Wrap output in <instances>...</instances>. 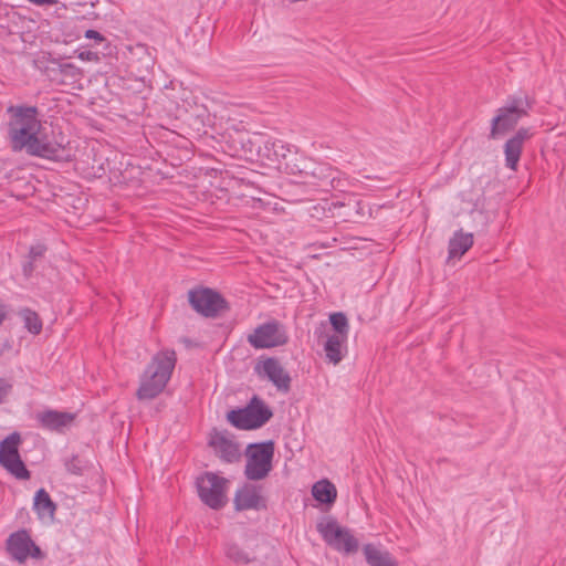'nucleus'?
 <instances>
[{"instance_id": "30", "label": "nucleus", "mask_w": 566, "mask_h": 566, "mask_svg": "<svg viewBox=\"0 0 566 566\" xmlns=\"http://www.w3.org/2000/svg\"><path fill=\"white\" fill-rule=\"evenodd\" d=\"M11 389L12 385L0 378V403L4 401Z\"/></svg>"}, {"instance_id": "14", "label": "nucleus", "mask_w": 566, "mask_h": 566, "mask_svg": "<svg viewBox=\"0 0 566 566\" xmlns=\"http://www.w3.org/2000/svg\"><path fill=\"white\" fill-rule=\"evenodd\" d=\"M530 127H520L504 144L505 166L513 171L517 170L524 145L533 137Z\"/></svg>"}, {"instance_id": "9", "label": "nucleus", "mask_w": 566, "mask_h": 566, "mask_svg": "<svg viewBox=\"0 0 566 566\" xmlns=\"http://www.w3.org/2000/svg\"><path fill=\"white\" fill-rule=\"evenodd\" d=\"M228 482L226 478L213 472H206L198 476L196 486L200 500L212 510H221L227 504Z\"/></svg>"}, {"instance_id": "17", "label": "nucleus", "mask_w": 566, "mask_h": 566, "mask_svg": "<svg viewBox=\"0 0 566 566\" xmlns=\"http://www.w3.org/2000/svg\"><path fill=\"white\" fill-rule=\"evenodd\" d=\"M234 507L237 511L265 509L266 504L261 495V489L252 484H244L235 492Z\"/></svg>"}, {"instance_id": "34", "label": "nucleus", "mask_w": 566, "mask_h": 566, "mask_svg": "<svg viewBox=\"0 0 566 566\" xmlns=\"http://www.w3.org/2000/svg\"><path fill=\"white\" fill-rule=\"evenodd\" d=\"M8 317V308L7 305L0 300V326Z\"/></svg>"}, {"instance_id": "35", "label": "nucleus", "mask_w": 566, "mask_h": 566, "mask_svg": "<svg viewBox=\"0 0 566 566\" xmlns=\"http://www.w3.org/2000/svg\"><path fill=\"white\" fill-rule=\"evenodd\" d=\"M30 2L38 6H53L56 3V0H29Z\"/></svg>"}, {"instance_id": "18", "label": "nucleus", "mask_w": 566, "mask_h": 566, "mask_svg": "<svg viewBox=\"0 0 566 566\" xmlns=\"http://www.w3.org/2000/svg\"><path fill=\"white\" fill-rule=\"evenodd\" d=\"M210 446L218 457L227 463L238 462L241 458L239 444L231 440L226 432H216L210 440Z\"/></svg>"}, {"instance_id": "29", "label": "nucleus", "mask_w": 566, "mask_h": 566, "mask_svg": "<svg viewBox=\"0 0 566 566\" xmlns=\"http://www.w3.org/2000/svg\"><path fill=\"white\" fill-rule=\"evenodd\" d=\"M59 71H60V73L63 76L70 77L74 82L80 80L81 76H82V71L77 66L72 64V63H62V64H60L59 65Z\"/></svg>"}, {"instance_id": "12", "label": "nucleus", "mask_w": 566, "mask_h": 566, "mask_svg": "<svg viewBox=\"0 0 566 566\" xmlns=\"http://www.w3.org/2000/svg\"><path fill=\"white\" fill-rule=\"evenodd\" d=\"M271 145L274 150V160L277 161L280 168L289 175L298 176L301 180L312 158L292 151L281 140H274Z\"/></svg>"}, {"instance_id": "11", "label": "nucleus", "mask_w": 566, "mask_h": 566, "mask_svg": "<svg viewBox=\"0 0 566 566\" xmlns=\"http://www.w3.org/2000/svg\"><path fill=\"white\" fill-rule=\"evenodd\" d=\"M20 443L18 432H12L0 442V465L17 479L29 480L31 474L20 457Z\"/></svg>"}, {"instance_id": "31", "label": "nucleus", "mask_w": 566, "mask_h": 566, "mask_svg": "<svg viewBox=\"0 0 566 566\" xmlns=\"http://www.w3.org/2000/svg\"><path fill=\"white\" fill-rule=\"evenodd\" d=\"M45 247L44 245H34V247H31L30 249V258L32 261H34L36 258L39 256H42L43 253L45 252Z\"/></svg>"}, {"instance_id": "1", "label": "nucleus", "mask_w": 566, "mask_h": 566, "mask_svg": "<svg viewBox=\"0 0 566 566\" xmlns=\"http://www.w3.org/2000/svg\"><path fill=\"white\" fill-rule=\"evenodd\" d=\"M7 138L14 153L54 160L61 157L64 147L43 133L35 106L11 105L7 108Z\"/></svg>"}, {"instance_id": "6", "label": "nucleus", "mask_w": 566, "mask_h": 566, "mask_svg": "<svg viewBox=\"0 0 566 566\" xmlns=\"http://www.w3.org/2000/svg\"><path fill=\"white\" fill-rule=\"evenodd\" d=\"M316 530L325 543L337 552L354 554L359 548L358 539L333 517L321 518L316 524Z\"/></svg>"}, {"instance_id": "13", "label": "nucleus", "mask_w": 566, "mask_h": 566, "mask_svg": "<svg viewBox=\"0 0 566 566\" xmlns=\"http://www.w3.org/2000/svg\"><path fill=\"white\" fill-rule=\"evenodd\" d=\"M6 546L11 558L19 563H24L29 557H42L40 547L32 541L27 530H19L10 534Z\"/></svg>"}, {"instance_id": "20", "label": "nucleus", "mask_w": 566, "mask_h": 566, "mask_svg": "<svg viewBox=\"0 0 566 566\" xmlns=\"http://www.w3.org/2000/svg\"><path fill=\"white\" fill-rule=\"evenodd\" d=\"M347 338L334 334L327 337L324 350L327 359L334 365H337L343 359V348L346 347Z\"/></svg>"}, {"instance_id": "8", "label": "nucleus", "mask_w": 566, "mask_h": 566, "mask_svg": "<svg viewBox=\"0 0 566 566\" xmlns=\"http://www.w3.org/2000/svg\"><path fill=\"white\" fill-rule=\"evenodd\" d=\"M191 307L205 317L214 318L229 311V303L217 291L209 287H197L188 292Z\"/></svg>"}, {"instance_id": "32", "label": "nucleus", "mask_w": 566, "mask_h": 566, "mask_svg": "<svg viewBox=\"0 0 566 566\" xmlns=\"http://www.w3.org/2000/svg\"><path fill=\"white\" fill-rule=\"evenodd\" d=\"M241 140H242V148H243L244 154L247 156L248 155L252 156L255 153L253 143L250 140L249 137H247V143H244V136H242Z\"/></svg>"}, {"instance_id": "37", "label": "nucleus", "mask_w": 566, "mask_h": 566, "mask_svg": "<svg viewBox=\"0 0 566 566\" xmlns=\"http://www.w3.org/2000/svg\"><path fill=\"white\" fill-rule=\"evenodd\" d=\"M90 54H91L90 52H87L86 54L85 53H81L80 57L83 59V60L84 59H90Z\"/></svg>"}, {"instance_id": "3", "label": "nucleus", "mask_w": 566, "mask_h": 566, "mask_svg": "<svg viewBox=\"0 0 566 566\" xmlns=\"http://www.w3.org/2000/svg\"><path fill=\"white\" fill-rule=\"evenodd\" d=\"M535 99L527 93L509 95L505 104L499 107L491 120L489 139L496 140L515 129L520 120L530 115Z\"/></svg>"}, {"instance_id": "15", "label": "nucleus", "mask_w": 566, "mask_h": 566, "mask_svg": "<svg viewBox=\"0 0 566 566\" xmlns=\"http://www.w3.org/2000/svg\"><path fill=\"white\" fill-rule=\"evenodd\" d=\"M255 369L259 375L266 377L277 390L283 392L290 391L291 376L276 358H266L261 365L258 364Z\"/></svg>"}, {"instance_id": "27", "label": "nucleus", "mask_w": 566, "mask_h": 566, "mask_svg": "<svg viewBox=\"0 0 566 566\" xmlns=\"http://www.w3.org/2000/svg\"><path fill=\"white\" fill-rule=\"evenodd\" d=\"M226 555L229 559L237 564H248L251 560L248 554L237 544L227 545Z\"/></svg>"}, {"instance_id": "33", "label": "nucleus", "mask_w": 566, "mask_h": 566, "mask_svg": "<svg viewBox=\"0 0 566 566\" xmlns=\"http://www.w3.org/2000/svg\"><path fill=\"white\" fill-rule=\"evenodd\" d=\"M85 38L86 39H94V40H96L98 42H102V41L105 40L104 36L98 31H96V30H87L85 32Z\"/></svg>"}, {"instance_id": "19", "label": "nucleus", "mask_w": 566, "mask_h": 566, "mask_svg": "<svg viewBox=\"0 0 566 566\" xmlns=\"http://www.w3.org/2000/svg\"><path fill=\"white\" fill-rule=\"evenodd\" d=\"M363 552L369 566H397L389 552L381 551L374 544L364 545Z\"/></svg>"}, {"instance_id": "28", "label": "nucleus", "mask_w": 566, "mask_h": 566, "mask_svg": "<svg viewBox=\"0 0 566 566\" xmlns=\"http://www.w3.org/2000/svg\"><path fill=\"white\" fill-rule=\"evenodd\" d=\"M65 469L69 473L74 475H82L86 468V462L78 455H72L64 462Z\"/></svg>"}, {"instance_id": "25", "label": "nucleus", "mask_w": 566, "mask_h": 566, "mask_svg": "<svg viewBox=\"0 0 566 566\" xmlns=\"http://www.w3.org/2000/svg\"><path fill=\"white\" fill-rule=\"evenodd\" d=\"M19 316L23 319L24 327L33 335H39L42 331V319L39 314L31 308H22L19 311Z\"/></svg>"}, {"instance_id": "2", "label": "nucleus", "mask_w": 566, "mask_h": 566, "mask_svg": "<svg viewBox=\"0 0 566 566\" xmlns=\"http://www.w3.org/2000/svg\"><path fill=\"white\" fill-rule=\"evenodd\" d=\"M177 361L174 349H163L151 358L140 377L136 391L138 400H153L166 388Z\"/></svg>"}, {"instance_id": "4", "label": "nucleus", "mask_w": 566, "mask_h": 566, "mask_svg": "<svg viewBox=\"0 0 566 566\" xmlns=\"http://www.w3.org/2000/svg\"><path fill=\"white\" fill-rule=\"evenodd\" d=\"M274 449L272 440L251 443L247 447L244 475L248 480L259 481L269 475L273 468Z\"/></svg>"}, {"instance_id": "26", "label": "nucleus", "mask_w": 566, "mask_h": 566, "mask_svg": "<svg viewBox=\"0 0 566 566\" xmlns=\"http://www.w3.org/2000/svg\"><path fill=\"white\" fill-rule=\"evenodd\" d=\"M329 322L334 329V335L348 337L349 324L346 315L342 312L333 313L329 316Z\"/></svg>"}, {"instance_id": "5", "label": "nucleus", "mask_w": 566, "mask_h": 566, "mask_svg": "<svg viewBox=\"0 0 566 566\" xmlns=\"http://www.w3.org/2000/svg\"><path fill=\"white\" fill-rule=\"evenodd\" d=\"M273 413L272 410L258 396H253L250 402L240 409L228 412V421L241 430L258 429L265 424Z\"/></svg>"}, {"instance_id": "36", "label": "nucleus", "mask_w": 566, "mask_h": 566, "mask_svg": "<svg viewBox=\"0 0 566 566\" xmlns=\"http://www.w3.org/2000/svg\"><path fill=\"white\" fill-rule=\"evenodd\" d=\"M33 261L31 260L28 264L24 265L23 268V272L27 276H29L31 274V272L33 271Z\"/></svg>"}, {"instance_id": "22", "label": "nucleus", "mask_w": 566, "mask_h": 566, "mask_svg": "<svg viewBox=\"0 0 566 566\" xmlns=\"http://www.w3.org/2000/svg\"><path fill=\"white\" fill-rule=\"evenodd\" d=\"M312 494L321 503L333 504L337 497V490L332 482L324 479L313 485Z\"/></svg>"}, {"instance_id": "7", "label": "nucleus", "mask_w": 566, "mask_h": 566, "mask_svg": "<svg viewBox=\"0 0 566 566\" xmlns=\"http://www.w3.org/2000/svg\"><path fill=\"white\" fill-rule=\"evenodd\" d=\"M298 181L325 191L329 189L342 190L345 186V180L342 178V174L338 169L327 163L316 161L313 158L302 179Z\"/></svg>"}, {"instance_id": "24", "label": "nucleus", "mask_w": 566, "mask_h": 566, "mask_svg": "<svg viewBox=\"0 0 566 566\" xmlns=\"http://www.w3.org/2000/svg\"><path fill=\"white\" fill-rule=\"evenodd\" d=\"M335 208H348V211L342 214L344 220H353L356 221L358 218H363L366 216L365 208L366 206L358 199L352 198L348 202L337 201L333 203Z\"/></svg>"}, {"instance_id": "10", "label": "nucleus", "mask_w": 566, "mask_h": 566, "mask_svg": "<svg viewBox=\"0 0 566 566\" xmlns=\"http://www.w3.org/2000/svg\"><path fill=\"white\" fill-rule=\"evenodd\" d=\"M247 340L255 349L273 348L287 344L289 335L281 322L271 319L256 326Z\"/></svg>"}, {"instance_id": "21", "label": "nucleus", "mask_w": 566, "mask_h": 566, "mask_svg": "<svg viewBox=\"0 0 566 566\" xmlns=\"http://www.w3.org/2000/svg\"><path fill=\"white\" fill-rule=\"evenodd\" d=\"M473 244L471 233L455 232L449 241V259L462 256Z\"/></svg>"}, {"instance_id": "23", "label": "nucleus", "mask_w": 566, "mask_h": 566, "mask_svg": "<svg viewBox=\"0 0 566 566\" xmlns=\"http://www.w3.org/2000/svg\"><path fill=\"white\" fill-rule=\"evenodd\" d=\"M34 510L40 516L52 517L56 511V504L50 497V494L40 489L34 496Z\"/></svg>"}, {"instance_id": "16", "label": "nucleus", "mask_w": 566, "mask_h": 566, "mask_svg": "<svg viewBox=\"0 0 566 566\" xmlns=\"http://www.w3.org/2000/svg\"><path fill=\"white\" fill-rule=\"evenodd\" d=\"M39 426L49 431L62 432L75 420V413L59 410H43L35 415Z\"/></svg>"}]
</instances>
